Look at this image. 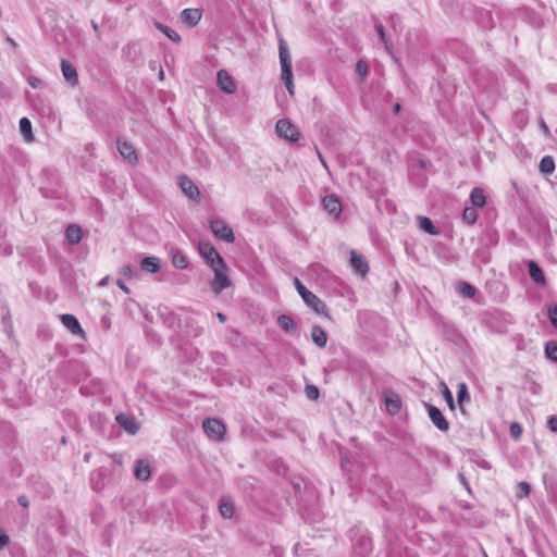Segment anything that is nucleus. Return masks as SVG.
<instances>
[{"label": "nucleus", "mask_w": 557, "mask_h": 557, "mask_svg": "<svg viewBox=\"0 0 557 557\" xmlns=\"http://www.w3.org/2000/svg\"><path fill=\"white\" fill-rule=\"evenodd\" d=\"M457 290L460 295L467 298H473L476 294V288L467 282H459Z\"/></svg>", "instance_id": "obj_37"}, {"label": "nucleus", "mask_w": 557, "mask_h": 557, "mask_svg": "<svg viewBox=\"0 0 557 557\" xmlns=\"http://www.w3.org/2000/svg\"><path fill=\"white\" fill-rule=\"evenodd\" d=\"M91 25H92V28H94L95 30H97V29H98V25H97L95 22H91Z\"/></svg>", "instance_id": "obj_61"}, {"label": "nucleus", "mask_w": 557, "mask_h": 557, "mask_svg": "<svg viewBox=\"0 0 557 557\" xmlns=\"http://www.w3.org/2000/svg\"><path fill=\"white\" fill-rule=\"evenodd\" d=\"M547 314L549 318L550 323L557 327V305L550 304L547 308Z\"/></svg>", "instance_id": "obj_42"}, {"label": "nucleus", "mask_w": 557, "mask_h": 557, "mask_svg": "<svg viewBox=\"0 0 557 557\" xmlns=\"http://www.w3.org/2000/svg\"><path fill=\"white\" fill-rule=\"evenodd\" d=\"M200 256L211 267L215 268L218 264L224 265V260L218 250L209 242H200L198 245Z\"/></svg>", "instance_id": "obj_6"}, {"label": "nucleus", "mask_w": 557, "mask_h": 557, "mask_svg": "<svg viewBox=\"0 0 557 557\" xmlns=\"http://www.w3.org/2000/svg\"><path fill=\"white\" fill-rule=\"evenodd\" d=\"M352 546H354V553L358 557H366L368 556L372 550V541L371 539L362 534L359 539H356L355 535H351Z\"/></svg>", "instance_id": "obj_10"}, {"label": "nucleus", "mask_w": 557, "mask_h": 557, "mask_svg": "<svg viewBox=\"0 0 557 557\" xmlns=\"http://www.w3.org/2000/svg\"><path fill=\"white\" fill-rule=\"evenodd\" d=\"M550 500L557 504V484L555 486V491L550 494Z\"/></svg>", "instance_id": "obj_55"}, {"label": "nucleus", "mask_w": 557, "mask_h": 557, "mask_svg": "<svg viewBox=\"0 0 557 557\" xmlns=\"http://www.w3.org/2000/svg\"><path fill=\"white\" fill-rule=\"evenodd\" d=\"M471 398L469 395L468 386L465 382H461L458 384V391H457V403L459 405V408L461 412H465L463 405L466 403H470Z\"/></svg>", "instance_id": "obj_30"}, {"label": "nucleus", "mask_w": 557, "mask_h": 557, "mask_svg": "<svg viewBox=\"0 0 557 557\" xmlns=\"http://www.w3.org/2000/svg\"><path fill=\"white\" fill-rule=\"evenodd\" d=\"M61 71L71 85H76L78 83V76L75 66L66 60L61 61Z\"/></svg>", "instance_id": "obj_20"}, {"label": "nucleus", "mask_w": 557, "mask_h": 557, "mask_svg": "<svg viewBox=\"0 0 557 557\" xmlns=\"http://www.w3.org/2000/svg\"><path fill=\"white\" fill-rule=\"evenodd\" d=\"M210 230L212 234L226 243H233L235 240V236L232 227L220 218L212 219L210 221Z\"/></svg>", "instance_id": "obj_5"}, {"label": "nucleus", "mask_w": 557, "mask_h": 557, "mask_svg": "<svg viewBox=\"0 0 557 557\" xmlns=\"http://www.w3.org/2000/svg\"><path fill=\"white\" fill-rule=\"evenodd\" d=\"M205 433L214 441H222L226 432L225 425L221 420L215 418H207L202 422Z\"/></svg>", "instance_id": "obj_7"}, {"label": "nucleus", "mask_w": 557, "mask_h": 557, "mask_svg": "<svg viewBox=\"0 0 557 557\" xmlns=\"http://www.w3.org/2000/svg\"><path fill=\"white\" fill-rule=\"evenodd\" d=\"M214 271V278L211 282V289L214 294H220L223 289L231 286V281L225 274L226 265L218 264L215 268H212Z\"/></svg>", "instance_id": "obj_9"}, {"label": "nucleus", "mask_w": 557, "mask_h": 557, "mask_svg": "<svg viewBox=\"0 0 557 557\" xmlns=\"http://www.w3.org/2000/svg\"><path fill=\"white\" fill-rule=\"evenodd\" d=\"M275 131L281 138L290 143H296L299 139V131L297 126L287 119L278 120L275 125Z\"/></svg>", "instance_id": "obj_8"}, {"label": "nucleus", "mask_w": 557, "mask_h": 557, "mask_svg": "<svg viewBox=\"0 0 557 557\" xmlns=\"http://www.w3.org/2000/svg\"><path fill=\"white\" fill-rule=\"evenodd\" d=\"M89 458H90V454H89V453H86V454L84 455V459H85V461H88V460H89Z\"/></svg>", "instance_id": "obj_59"}, {"label": "nucleus", "mask_w": 557, "mask_h": 557, "mask_svg": "<svg viewBox=\"0 0 557 557\" xmlns=\"http://www.w3.org/2000/svg\"><path fill=\"white\" fill-rule=\"evenodd\" d=\"M399 111H400V104H399V103H396V104L394 106V112H395V113H398Z\"/></svg>", "instance_id": "obj_58"}, {"label": "nucleus", "mask_w": 557, "mask_h": 557, "mask_svg": "<svg viewBox=\"0 0 557 557\" xmlns=\"http://www.w3.org/2000/svg\"><path fill=\"white\" fill-rule=\"evenodd\" d=\"M306 395L309 399L315 400L319 397V389L314 385L306 386Z\"/></svg>", "instance_id": "obj_44"}, {"label": "nucleus", "mask_w": 557, "mask_h": 557, "mask_svg": "<svg viewBox=\"0 0 557 557\" xmlns=\"http://www.w3.org/2000/svg\"><path fill=\"white\" fill-rule=\"evenodd\" d=\"M278 53H280V62L282 70V81L285 83L286 88L290 95L294 94V84H293V66H292V58L287 48L286 42L281 39L278 45Z\"/></svg>", "instance_id": "obj_1"}, {"label": "nucleus", "mask_w": 557, "mask_h": 557, "mask_svg": "<svg viewBox=\"0 0 557 557\" xmlns=\"http://www.w3.org/2000/svg\"><path fill=\"white\" fill-rule=\"evenodd\" d=\"M320 517L318 516V518H312L311 521H317Z\"/></svg>", "instance_id": "obj_63"}, {"label": "nucleus", "mask_w": 557, "mask_h": 557, "mask_svg": "<svg viewBox=\"0 0 557 557\" xmlns=\"http://www.w3.org/2000/svg\"><path fill=\"white\" fill-rule=\"evenodd\" d=\"M369 72V65L364 60H359L356 63V73L363 78Z\"/></svg>", "instance_id": "obj_41"}, {"label": "nucleus", "mask_w": 557, "mask_h": 557, "mask_svg": "<svg viewBox=\"0 0 557 557\" xmlns=\"http://www.w3.org/2000/svg\"><path fill=\"white\" fill-rule=\"evenodd\" d=\"M278 53H280V62L282 70V81L285 83L286 88L290 95L294 94V84H293V66H292V58L287 48L286 42L281 39L278 45Z\"/></svg>", "instance_id": "obj_2"}, {"label": "nucleus", "mask_w": 557, "mask_h": 557, "mask_svg": "<svg viewBox=\"0 0 557 557\" xmlns=\"http://www.w3.org/2000/svg\"><path fill=\"white\" fill-rule=\"evenodd\" d=\"M350 265L356 273L362 276L366 275L369 271V264L367 260L356 250L350 251Z\"/></svg>", "instance_id": "obj_17"}, {"label": "nucleus", "mask_w": 557, "mask_h": 557, "mask_svg": "<svg viewBox=\"0 0 557 557\" xmlns=\"http://www.w3.org/2000/svg\"><path fill=\"white\" fill-rule=\"evenodd\" d=\"M9 542V536L5 531L0 529V549L3 548Z\"/></svg>", "instance_id": "obj_48"}, {"label": "nucleus", "mask_w": 557, "mask_h": 557, "mask_svg": "<svg viewBox=\"0 0 557 557\" xmlns=\"http://www.w3.org/2000/svg\"><path fill=\"white\" fill-rule=\"evenodd\" d=\"M545 355L548 359L557 361V341H548L545 344Z\"/></svg>", "instance_id": "obj_39"}, {"label": "nucleus", "mask_w": 557, "mask_h": 557, "mask_svg": "<svg viewBox=\"0 0 557 557\" xmlns=\"http://www.w3.org/2000/svg\"><path fill=\"white\" fill-rule=\"evenodd\" d=\"M116 146L121 157L131 164H135L138 160L135 147L127 140L117 139Z\"/></svg>", "instance_id": "obj_12"}, {"label": "nucleus", "mask_w": 557, "mask_h": 557, "mask_svg": "<svg viewBox=\"0 0 557 557\" xmlns=\"http://www.w3.org/2000/svg\"><path fill=\"white\" fill-rule=\"evenodd\" d=\"M123 273H124V275L132 277V275L134 274V271L131 265H126L123 269Z\"/></svg>", "instance_id": "obj_53"}, {"label": "nucleus", "mask_w": 557, "mask_h": 557, "mask_svg": "<svg viewBox=\"0 0 557 557\" xmlns=\"http://www.w3.org/2000/svg\"><path fill=\"white\" fill-rule=\"evenodd\" d=\"M470 201L475 208L484 207L486 203L484 190L480 187H474L470 193Z\"/></svg>", "instance_id": "obj_28"}, {"label": "nucleus", "mask_w": 557, "mask_h": 557, "mask_svg": "<svg viewBox=\"0 0 557 557\" xmlns=\"http://www.w3.org/2000/svg\"><path fill=\"white\" fill-rule=\"evenodd\" d=\"M17 503L24 508H28L29 506V500L25 495L18 496Z\"/></svg>", "instance_id": "obj_50"}, {"label": "nucleus", "mask_w": 557, "mask_h": 557, "mask_svg": "<svg viewBox=\"0 0 557 557\" xmlns=\"http://www.w3.org/2000/svg\"><path fill=\"white\" fill-rule=\"evenodd\" d=\"M154 26L157 29L162 32L173 42H175V44L181 42L182 38L176 30L172 29L171 27H169L160 22H154Z\"/></svg>", "instance_id": "obj_32"}, {"label": "nucleus", "mask_w": 557, "mask_h": 557, "mask_svg": "<svg viewBox=\"0 0 557 557\" xmlns=\"http://www.w3.org/2000/svg\"><path fill=\"white\" fill-rule=\"evenodd\" d=\"M20 132L23 135L25 141L33 143L34 141V134L32 128V122L28 117H22L20 120Z\"/></svg>", "instance_id": "obj_29"}, {"label": "nucleus", "mask_w": 557, "mask_h": 557, "mask_svg": "<svg viewBox=\"0 0 557 557\" xmlns=\"http://www.w3.org/2000/svg\"><path fill=\"white\" fill-rule=\"evenodd\" d=\"M171 258H172V264L176 269L183 270V269H186L189 264L187 256L178 249H172Z\"/></svg>", "instance_id": "obj_25"}, {"label": "nucleus", "mask_w": 557, "mask_h": 557, "mask_svg": "<svg viewBox=\"0 0 557 557\" xmlns=\"http://www.w3.org/2000/svg\"><path fill=\"white\" fill-rule=\"evenodd\" d=\"M540 129L542 131V133L546 136V137H549L550 136V131L547 126V124L545 123V121L543 119H541L540 121Z\"/></svg>", "instance_id": "obj_49"}, {"label": "nucleus", "mask_w": 557, "mask_h": 557, "mask_svg": "<svg viewBox=\"0 0 557 557\" xmlns=\"http://www.w3.org/2000/svg\"><path fill=\"white\" fill-rule=\"evenodd\" d=\"M426 165L428 162L421 158H411L409 163V177L417 186H424L426 183Z\"/></svg>", "instance_id": "obj_4"}, {"label": "nucleus", "mask_w": 557, "mask_h": 557, "mask_svg": "<svg viewBox=\"0 0 557 557\" xmlns=\"http://www.w3.org/2000/svg\"><path fill=\"white\" fill-rule=\"evenodd\" d=\"M134 474L136 479L140 481H147L151 475L150 466L148 461L143 459L137 460L134 468Z\"/></svg>", "instance_id": "obj_22"}, {"label": "nucleus", "mask_w": 557, "mask_h": 557, "mask_svg": "<svg viewBox=\"0 0 557 557\" xmlns=\"http://www.w3.org/2000/svg\"><path fill=\"white\" fill-rule=\"evenodd\" d=\"M458 476H459V480H460V482L462 483V485H463L468 491H470V488H469V484H468V482H467V480H466L465 475H463V474H461V473H459V475H458Z\"/></svg>", "instance_id": "obj_54"}, {"label": "nucleus", "mask_w": 557, "mask_h": 557, "mask_svg": "<svg viewBox=\"0 0 557 557\" xmlns=\"http://www.w3.org/2000/svg\"><path fill=\"white\" fill-rule=\"evenodd\" d=\"M443 396H444V398H445V400H446L447 405L449 406V408H450L451 410H454V409H455V407H456V406H455V400H454V397H453L451 392L449 391V388H448L446 385H444Z\"/></svg>", "instance_id": "obj_43"}, {"label": "nucleus", "mask_w": 557, "mask_h": 557, "mask_svg": "<svg viewBox=\"0 0 557 557\" xmlns=\"http://www.w3.org/2000/svg\"><path fill=\"white\" fill-rule=\"evenodd\" d=\"M555 160L552 156H544L539 164V170L545 175H549L555 171Z\"/></svg>", "instance_id": "obj_33"}, {"label": "nucleus", "mask_w": 557, "mask_h": 557, "mask_svg": "<svg viewBox=\"0 0 557 557\" xmlns=\"http://www.w3.org/2000/svg\"><path fill=\"white\" fill-rule=\"evenodd\" d=\"M323 208L335 218H338L342 213V203L337 196L331 194L322 198Z\"/></svg>", "instance_id": "obj_14"}, {"label": "nucleus", "mask_w": 557, "mask_h": 557, "mask_svg": "<svg viewBox=\"0 0 557 557\" xmlns=\"http://www.w3.org/2000/svg\"><path fill=\"white\" fill-rule=\"evenodd\" d=\"M202 11L196 8L184 9L181 13V21L188 27L196 26L201 20Z\"/></svg>", "instance_id": "obj_16"}, {"label": "nucleus", "mask_w": 557, "mask_h": 557, "mask_svg": "<svg viewBox=\"0 0 557 557\" xmlns=\"http://www.w3.org/2000/svg\"><path fill=\"white\" fill-rule=\"evenodd\" d=\"M375 30L380 37V39L384 42V45L387 47V41H386V34H385V30H384V27L381 23L379 24H375Z\"/></svg>", "instance_id": "obj_46"}, {"label": "nucleus", "mask_w": 557, "mask_h": 557, "mask_svg": "<svg viewBox=\"0 0 557 557\" xmlns=\"http://www.w3.org/2000/svg\"><path fill=\"white\" fill-rule=\"evenodd\" d=\"M219 511L225 519H231L234 515V504L230 497H222L219 503Z\"/></svg>", "instance_id": "obj_26"}, {"label": "nucleus", "mask_w": 557, "mask_h": 557, "mask_svg": "<svg viewBox=\"0 0 557 557\" xmlns=\"http://www.w3.org/2000/svg\"><path fill=\"white\" fill-rule=\"evenodd\" d=\"M295 286L299 296L308 307L319 314H326L325 304L318 296L307 289L298 278H295Z\"/></svg>", "instance_id": "obj_3"}, {"label": "nucleus", "mask_w": 557, "mask_h": 557, "mask_svg": "<svg viewBox=\"0 0 557 557\" xmlns=\"http://www.w3.org/2000/svg\"><path fill=\"white\" fill-rule=\"evenodd\" d=\"M531 493V485L527 482H520L517 485L516 496L517 498L528 497Z\"/></svg>", "instance_id": "obj_40"}, {"label": "nucleus", "mask_w": 557, "mask_h": 557, "mask_svg": "<svg viewBox=\"0 0 557 557\" xmlns=\"http://www.w3.org/2000/svg\"><path fill=\"white\" fill-rule=\"evenodd\" d=\"M385 407L388 413L397 414L401 408V399L398 394L389 393L385 396Z\"/></svg>", "instance_id": "obj_21"}, {"label": "nucleus", "mask_w": 557, "mask_h": 557, "mask_svg": "<svg viewBox=\"0 0 557 557\" xmlns=\"http://www.w3.org/2000/svg\"><path fill=\"white\" fill-rule=\"evenodd\" d=\"M116 285L126 294H129V288L125 285L122 280H117Z\"/></svg>", "instance_id": "obj_52"}, {"label": "nucleus", "mask_w": 557, "mask_h": 557, "mask_svg": "<svg viewBox=\"0 0 557 557\" xmlns=\"http://www.w3.org/2000/svg\"><path fill=\"white\" fill-rule=\"evenodd\" d=\"M426 409L432 423L442 432L448 431L449 423L443 412L433 405H426Z\"/></svg>", "instance_id": "obj_11"}, {"label": "nucleus", "mask_w": 557, "mask_h": 557, "mask_svg": "<svg viewBox=\"0 0 557 557\" xmlns=\"http://www.w3.org/2000/svg\"><path fill=\"white\" fill-rule=\"evenodd\" d=\"M106 280H107V278H103V280L100 282V285H104V284H106Z\"/></svg>", "instance_id": "obj_62"}, {"label": "nucleus", "mask_w": 557, "mask_h": 557, "mask_svg": "<svg viewBox=\"0 0 557 557\" xmlns=\"http://www.w3.org/2000/svg\"><path fill=\"white\" fill-rule=\"evenodd\" d=\"M462 220L468 225H473L478 220V211L475 207H466L462 214Z\"/></svg>", "instance_id": "obj_38"}, {"label": "nucleus", "mask_w": 557, "mask_h": 557, "mask_svg": "<svg viewBox=\"0 0 557 557\" xmlns=\"http://www.w3.org/2000/svg\"><path fill=\"white\" fill-rule=\"evenodd\" d=\"M278 326L286 333H292L296 330V323L292 317L287 314H281L277 318Z\"/></svg>", "instance_id": "obj_34"}, {"label": "nucleus", "mask_w": 557, "mask_h": 557, "mask_svg": "<svg viewBox=\"0 0 557 557\" xmlns=\"http://www.w3.org/2000/svg\"><path fill=\"white\" fill-rule=\"evenodd\" d=\"M522 434V426L518 422H512L510 424V435L513 438H519Z\"/></svg>", "instance_id": "obj_45"}, {"label": "nucleus", "mask_w": 557, "mask_h": 557, "mask_svg": "<svg viewBox=\"0 0 557 557\" xmlns=\"http://www.w3.org/2000/svg\"><path fill=\"white\" fill-rule=\"evenodd\" d=\"M219 87L226 94H234L236 85L232 76L225 70H220L216 74Z\"/></svg>", "instance_id": "obj_18"}, {"label": "nucleus", "mask_w": 557, "mask_h": 557, "mask_svg": "<svg viewBox=\"0 0 557 557\" xmlns=\"http://www.w3.org/2000/svg\"><path fill=\"white\" fill-rule=\"evenodd\" d=\"M115 420L121 428H123L126 432H128L132 435L136 434L139 430V426L135 422V420L125 413H119Z\"/></svg>", "instance_id": "obj_19"}, {"label": "nucleus", "mask_w": 557, "mask_h": 557, "mask_svg": "<svg viewBox=\"0 0 557 557\" xmlns=\"http://www.w3.org/2000/svg\"><path fill=\"white\" fill-rule=\"evenodd\" d=\"M556 233H557V231H556Z\"/></svg>", "instance_id": "obj_64"}, {"label": "nucleus", "mask_w": 557, "mask_h": 557, "mask_svg": "<svg viewBox=\"0 0 557 557\" xmlns=\"http://www.w3.org/2000/svg\"><path fill=\"white\" fill-rule=\"evenodd\" d=\"M140 265L144 271L156 273L160 270V260L157 257H145Z\"/></svg>", "instance_id": "obj_31"}, {"label": "nucleus", "mask_w": 557, "mask_h": 557, "mask_svg": "<svg viewBox=\"0 0 557 557\" xmlns=\"http://www.w3.org/2000/svg\"><path fill=\"white\" fill-rule=\"evenodd\" d=\"M294 487L296 491H298L300 488V484L299 483H294Z\"/></svg>", "instance_id": "obj_60"}, {"label": "nucleus", "mask_w": 557, "mask_h": 557, "mask_svg": "<svg viewBox=\"0 0 557 557\" xmlns=\"http://www.w3.org/2000/svg\"><path fill=\"white\" fill-rule=\"evenodd\" d=\"M40 79L35 77V76H30L28 78V84L33 87V88H37L39 85H40Z\"/></svg>", "instance_id": "obj_51"}, {"label": "nucleus", "mask_w": 557, "mask_h": 557, "mask_svg": "<svg viewBox=\"0 0 557 557\" xmlns=\"http://www.w3.org/2000/svg\"><path fill=\"white\" fill-rule=\"evenodd\" d=\"M216 318L221 323H224L226 321V315L222 312H218Z\"/></svg>", "instance_id": "obj_56"}, {"label": "nucleus", "mask_w": 557, "mask_h": 557, "mask_svg": "<svg viewBox=\"0 0 557 557\" xmlns=\"http://www.w3.org/2000/svg\"><path fill=\"white\" fill-rule=\"evenodd\" d=\"M547 426L552 432H557V416L549 417Z\"/></svg>", "instance_id": "obj_47"}, {"label": "nucleus", "mask_w": 557, "mask_h": 557, "mask_svg": "<svg viewBox=\"0 0 557 557\" xmlns=\"http://www.w3.org/2000/svg\"><path fill=\"white\" fill-rule=\"evenodd\" d=\"M311 338L317 346L324 347L327 342V334L321 326L314 325L311 329Z\"/></svg>", "instance_id": "obj_27"}, {"label": "nucleus", "mask_w": 557, "mask_h": 557, "mask_svg": "<svg viewBox=\"0 0 557 557\" xmlns=\"http://www.w3.org/2000/svg\"><path fill=\"white\" fill-rule=\"evenodd\" d=\"M178 185L182 191L190 199H197L200 196L199 189L196 184L186 175L178 177Z\"/></svg>", "instance_id": "obj_15"}, {"label": "nucleus", "mask_w": 557, "mask_h": 557, "mask_svg": "<svg viewBox=\"0 0 557 557\" xmlns=\"http://www.w3.org/2000/svg\"><path fill=\"white\" fill-rule=\"evenodd\" d=\"M104 472L101 469L94 470L89 476L90 487L95 492H100L104 488Z\"/></svg>", "instance_id": "obj_23"}, {"label": "nucleus", "mask_w": 557, "mask_h": 557, "mask_svg": "<svg viewBox=\"0 0 557 557\" xmlns=\"http://www.w3.org/2000/svg\"><path fill=\"white\" fill-rule=\"evenodd\" d=\"M418 223H419V227H420L423 232H425V233H428V234H430V235H438V234H440L438 228H436V227L433 225V223H432L431 219H429V218H426V216H420V218L418 219Z\"/></svg>", "instance_id": "obj_35"}, {"label": "nucleus", "mask_w": 557, "mask_h": 557, "mask_svg": "<svg viewBox=\"0 0 557 557\" xmlns=\"http://www.w3.org/2000/svg\"><path fill=\"white\" fill-rule=\"evenodd\" d=\"M528 270H529V275L530 277L537 284H545V275L542 271V269L540 268V265L531 260L529 261L528 263Z\"/></svg>", "instance_id": "obj_24"}, {"label": "nucleus", "mask_w": 557, "mask_h": 557, "mask_svg": "<svg viewBox=\"0 0 557 557\" xmlns=\"http://www.w3.org/2000/svg\"><path fill=\"white\" fill-rule=\"evenodd\" d=\"M7 41H8L12 47H14V48L17 46V44L15 42V40H14L13 38H11V37H8V38H7Z\"/></svg>", "instance_id": "obj_57"}, {"label": "nucleus", "mask_w": 557, "mask_h": 557, "mask_svg": "<svg viewBox=\"0 0 557 557\" xmlns=\"http://www.w3.org/2000/svg\"><path fill=\"white\" fill-rule=\"evenodd\" d=\"M65 235L70 243L77 244L82 239V230L78 225H69Z\"/></svg>", "instance_id": "obj_36"}, {"label": "nucleus", "mask_w": 557, "mask_h": 557, "mask_svg": "<svg viewBox=\"0 0 557 557\" xmlns=\"http://www.w3.org/2000/svg\"><path fill=\"white\" fill-rule=\"evenodd\" d=\"M62 324L73 334L84 337L85 332L74 314L64 313L60 317Z\"/></svg>", "instance_id": "obj_13"}]
</instances>
